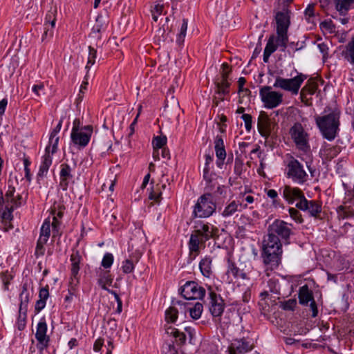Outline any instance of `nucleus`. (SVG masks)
Listing matches in <instances>:
<instances>
[{"mask_svg": "<svg viewBox=\"0 0 354 354\" xmlns=\"http://www.w3.org/2000/svg\"><path fill=\"white\" fill-rule=\"evenodd\" d=\"M292 224L277 219L268 227L267 236L263 241L261 257L267 270L277 269L281 261L282 244L280 239L287 241L292 233Z\"/></svg>", "mask_w": 354, "mask_h": 354, "instance_id": "obj_1", "label": "nucleus"}, {"mask_svg": "<svg viewBox=\"0 0 354 354\" xmlns=\"http://www.w3.org/2000/svg\"><path fill=\"white\" fill-rule=\"evenodd\" d=\"M316 123L323 137L329 141H332L336 138L339 131V112H330L323 117H317Z\"/></svg>", "mask_w": 354, "mask_h": 354, "instance_id": "obj_2", "label": "nucleus"}, {"mask_svg": "<svg viewBox=\"0 0 354 354\" xmlns=\"http://www.w3.org/2000/svg\"><path fill=\"white\" fill-rule=\"evenodd\" d=\"M291 78H283L277 77L273 84L274 88H281L283 91L290 92L292 95H296L299 93L301 86L306 80L307 75L301 73H299L297 70H294L291 73Z\"/></svg>", "mask_w": 354, "mask_h": 354, "instance_id": "obj_3", "label": "nucleus"}, {"mask_svg": "<svg viewBox=\"0 0 354 354\" xmlns=\"http://www.w3.org/2000/svg\"><path fill=\"white\" fill-rule=\"evenodd\" d=\"M286 174L288 178L298 185H303L308 180V175L303 164L293 156H290L287 160Z\"/></svg>", "mask_w": 354, "mask_h": 354, "instance_id": "obj_4", "label": "nucleus"}, {"mask_svg": "<svg viewBox=\"0 0 354 354\" xmlns=\"http://www.w3.org/2000/svg\"><path fill=\"white\" fill-rule=\"evenodd\" d=\"M216 209V202L212 194L207 193L201 196L194 206L193 215L198 218H208Z\"/></svg>", "mask_w": 354, "mask_h": 354, "instance_id": "obj_5", "label": "nucleus"}, {"mask_svg": "<svg viewBox=\"0 0 354 354\" xmlns=\"http://www.w3.org/2000/svg\"><path fill=\"white\" fill-rule=\"evenodd\" d=\"M277 24V35L279 36L280 45L284 47L285 42H288V30L290 24V16L288 10L278 12L275 16Z\"/></svg>", "mask_w": 354, "mask_h": 354, "instance_id": "obj_6", "label": "nucleus"}, {"mask_svg": "<svg viewBox=\"0 0 354 354\" xmlns=\"http://www.w3.org/2000/svg\"><path fill=\"white\" fill-rule=\"evenodd\" d=\"M291 138L293 140L297 149L304 152L310 151L308 134L300 123H295L290 129Z\"/></svg>", "mask_w": 354, "mask_h": 354, "instance_id": "obj_7", "label": "nucleus"}, {"mask_svg": "<svg viewBox=\"0 0 354 354\" xmlns=\"http://www.w3.org/2000/svg\"><path fill=\"white\" fill-rule=\"evenodd\" d=\"M259 95L264 106L267 109H273L279 106L283 100V94L272 91L270 86L261 88Z\"/></svg>", "mask_w": 354, "mask_h": 354, "instance_id": "obj_8", "label": "nucleus"}, {"mask_svg": "<svg viewBox=\"0 0 354 354\" xmlns=\"http://www.w3.org/2000/svg\"><path fill=\"white\" fill-rule=\"evenodd\" d=\"M180 294L186 299H202L205 289L194 281H187L180 289Z\"/></svg>", "mask_w": 354, "mask_h": 354, "instance_id": "obj_9", "label": "nucleus"}, {"mask_svg": "<svg viewBox=\"0 0 354 354\" xmlns=\"http://www.w3.org/2000/svg\"><path fill=\"white\" fill-rule=\"evenodd\" d=\"M209 295V310L212 315L214 317H219L222 315L225 303L221 295L216 294L209 286L208 288Z\"/></svg>", "mask_w": 354, "mask_h": 354, "instance_id": "obj_10", "label": "nucleus"}, {"mask_svg": "<svg viewBox=\"0 0 354 354\" xmlns=\"http://www.w3.org/2000/svg\"><path fill=\"white\" fill-rule=\"evenodd\" d=\"M93 132L92 125H85L83 129L71 132V138L73 143L77 145L80 148H84L90 142L91 136Z\"/></svg>", "mask_w": 354, "mask_h": 354, "instance_id": "obj_11", "label": "nucleus"}, {"mask_svg": "<svg viewBox=\"0 0 354 354\" xmlns=\"http://www.w3.org/2000/svg\"><path fill=\"white\" fill-rule=\"evenodd\" d=\"M253 348L252 340L243 337L234 339L229 347V351L230 354H244L252 351Z\"/></svg>", "mask_w": 354, "mask_h": 354, "instance_id": "obj_12", "label": "nucleus"}, {"mask_svg": "<svg viewBox=\"0 0 354 354\" xmlns=\"http://www.w3.org/2000/svg\"><path fill=\"white\" fill-rule=\"evenodd\" d=\"M282 196L288 204L299 203L306 197L303 191L297 187L285 185L283 187Z\"/></svg>", "mask_w": 354, "mask_h": 354, "instance_id": "obj_13", "label": "nucleus"}, {"mask_svg": "<svg viewBox=\"0 0 354 354\" xmlns=\"http://www.w3.org/2000/svg\"><path fill=\"white\" fill-rule=\"evenodd\" d=\"M297 209L307 212L310 216L317 218L322 212V203L318 201H308L303 199L299 203H296Z\"/></svg>", "mask_w": 354, "mask_h": 354, "instance_id": "obj_14", "label": "nucleus"}, {"mask_svg": "<svg viewBox=\"0 0 354 354\" xmlns=\"http://www.w3.org/2000/svg\"><path fill=\"white\" fill-rule=\"evenodd\" d=\"M47 324L45 318H41L37 324L35 338L37 339V348L40 351H43L48 346L50 341L49 337L46 335Z\"/></svg>", "mask_w": 354, "mask_h": 354, "instance_id": "obj_15", "label": "nucleus"}, {"mask_svg": "<svg viewBox=\"0 0 354 354\" xmlns=\"http://www.w3.org/2000/svg\"><path fill=\"white\" fill-rule=\"evenodd\" d=\"M205 242L218 236V228L209 223H202L194 230Z\"/></svg>", "mask_w": 354, "mask_h": 354, "instance_id": "obj_16", "label": "nucleus"}, {"mask_svg": "<svg viewBox=\"0 0 354 354\" xmlns=\"http://www.w3.org/2000/svg\"><path fill=\"white\" fill-rule=\"evenodd\" d=\"M279 36L277 35L275 37L274 35H271L266 45V47L264 48L263 51V60L265 63H268L269 62V58L270 55L274 53L277 48L279 47L280 51L284 52L286 47H287V42H285V46L283 47L280 45V43L279 41Z\"/></svg>", "mask_w": 354, "mask_h": 354, "instance_id": "obj_17", "label": "nucleus"}, {"mask_svg": "<svg viewBox=\"0 0 354 354\" xmlns=\"http://www.w3.org/2000/svg\"><path fill=\"white\" fill-rule=\"evenodd\" d=\"M275 123L272 122L266 112H261L258 118L257 127L261 136L267 138L274 129Z\"/></svg>", "mask_w": 354, "mask_h": 354, "instance_id": "obj_18", "label": "nucleus"}, {"mask_svg": "<svg viewBox=\"0 0 354 354\" xmlns=\"http://www.w3.org/2000/svg\"><path fill=\"white\" fill-rule=\"evenodd\" d=\"M205 241H203L201 237L193 232L190 236L189 241L188 242V248L189 250V259L194 260L200 253L201 247L205 248Z\"/></svg>", "mask_w": 354, "mask_h": 354, "instance_id": "obj_19", "label": "nucleus"}, {"mask_svg": "<svg viewBox=\"0 0 354 354\" xmlns=\"http://www.w3.org/2000/svg\"><path fill=\"white\" fill-rule=\"evenodd\" d=\"M226 275L230 281H232L233 279H248V276L247 272L244 270V269L241 268L237 266V265L230 260V259L227 260V267L226 270Z\"/></svg>", "mask_w": 354, "mask_h": 354, "instance_id": "obj_20", "label": "nucleus"}, {"mask_svg": "<svg viewBox=\"0 0 354 354\" xmlns=\"http://www.w3.org/2000/svg\"><path fill=\"white\" fill-rule=\"evenodd\" d=\"M70 260L71 261V277L70 283L77 286L79 283L78 273L80 271V263L82 257L79 251H73L71 255Z\"/></svg>", "mask_w": 354, "mask_h": 354, "instance_id": "obj_21", "label": "nucleus"}, {"mask_svg": "<svg viewBox=\"0 0 354 354\" xmlns=\"http://www.w3.org/2000/svg\"><path fill=\"white\" fill-rule=\"evenodd\" d=\"M241 204L235 200L227 201L223 208H218L221 215L227 218L235 215L238 212L241 211Z\"/></svg>", "mask_w": 354, "mask_h": 354, "instance_id": "obj_22", "label": "nucleus"}, {"mask_svg": "<svg viewBox=\"0 0 354 354\" xmlns=\"http://www.w3.org/2000/svg\"><path fill=\"white\" fill-rule=\"evenodd\" d=\"M45 152L37 175V180L46 176L49 167L52 165V157L50 155V146L46 147Z\"/></svg>", "mask_w": 354, "mask_h": 354, "instance_id": "obj_23", "label": "nucleus"}, {"mask_svg": "<svg viewBox=\"0 0 354 354\" xmlns=\"http://www.w3.org/2000/svg\"><path fill=\"white\" fill-rule=\"evenodd\" d=\"M30 286V283L26 281L22 284V290L19 295V310L24 311H27L28 305L30 299V292L28 290V288Z\"/></svg>", "mask_w": 354, "mask_h": 354, "instance_id": "obj_24", "label": "nucleus"}, {"mask_svg": "<svg viewBox=\"0 0 354 354\" xmlns=\"http://www.w3.org/2000/svg\"><path fill=\"white\" fill-rule=\"evenodd\" d=\"M214 145L216 156L218 158L216 163L218 167H221L226 157V151L224 147V142L221 136H217L215 138Z\"/></svg>", "mask_w": 354, "mask_h": 354, "instance_id": "obj_25", "label": "nucleus"}, {"mask_svg": "<svg viewBox=\"0 0 354 354\" xmlns=\"http://www.w3.org/2000/svg\"><path fill=\"white\" fill-rule=\"evenodd\" d=\"M107 24L102 16H97L95 20V24L91 29L90 36L95 38L97 40H100L101 32L106 29Z\"/></svg>", "mask_w": 354, "mask_h": 354, "instance_id": "obj_26", "label": "nucleus"}, {"mask_svg": "<svg viewBox=\"0 0 354 354\" xmlns=\"http://www.w3.org/2000/svg\"><path fill=\"white\" fill-rule=\"evenodd\" d=\"M97 274L98 276L97 283L103 290L107 288L106 285H111L113 279L109 270H103L100 268L97 270Z\"/></svg>", "mask_w": 354, "mask_h": 354, "instance_id": "obj_27", "label": "nucleus"}, {"mask_svg": "<svg viewBox=\"0 0 354 354\" xmlns=\"http://www.w3.org/2000/svg\"><path fill=\"white\" fill-rule=\"evenodd\" d=\"M316 87L314 86H305L301 91L300 98L301 102L306 106L312 105V95L315 93Z\"/></svg>", "mask_w": 354, "mask_h": 354, "instance_id": "obj_28", "label": "nucleus"}, {"mask_svg": "<svg viewBox=\"0 0 354 354\" xmlns=\"http://www.w3.org/2000/svg\"><path fill=\"white\" fill-rule=\"evenodd\" d=\"M22 205V195L17 194L15 196L14 198L11 199V202L10 204H6L5 205L6 211L3 213V217L4 218H8L13 210Z\"/></svg>", "mask_w": 354, "mask_h": 354, "instance_id": "obj_29", "label": "nucleus"}, {"mask_svg": "<svg viewBox=\"0 0 354 354\" xmlns=\"http://www.w3.org/2000/svg\"><path fill=\"white\" fill-rule=\"evenodd\" d=\"M298 297L299 304L304 306L308 305L314 299L313 292L307 285L300 287Z\"/></svg>", "mask_w": 354, "mask_h": 354, "instance_id": "obj_30", "label": "nucleus"}, {"mask_svg": "<svg viewBox=\"0 0 354 354\" xmlns=\"http://www.w3.org/2000/svg\"><path fill=\"white\" fill-rule=\"evenodd\" d=\"M336 10L345 15L349 10L354 8V0H334Z\"/></svg>", "mask_w": 354, "mask_h": 354, "instance_id": "obj_31", "label": "nucleus"}, {"mask_svg": "<svg viewBox=\"0 0 354 354\" xmlns=\"http://www.w3.org/2000/svg\"><path fill=\"white\" fill-rule=\"evenodd\" d=\"M212 259L210 257H205L199 263V268L202 274L205 277H210L212 274Z\"/></svg>", "mask_w": 354, "mask_h": 354, "instance_id": "obj_32", "label": "nucleus"}, {"mask_svg": "<svg viewBox=\"0 0 354 354\" xmlns=\"http://www.w3.org/2000/svg\"><path fill=\"white\" fill-rule=\"evenodd\" d=\"M215 84L217 88V94L219 96H225L230 93V83L229 80L217 78Z\"/></svg>", "mask_w": 354, "mask_h": 354, "instance_id": "obj_33", "label": "nucleus"}, {"mask_svg": "<svg viewBox=\"0 0 354 354\" xmlns=\"http://www.w3.org/2000/svg\"><path fill=\"white\" fill-rule=\"evenodd\" d=\"M166 333L172 335L175 338V341L178 346L185 344L186 342V335L185 333L180 332L178 329L169 326L166 328Z\"/></svg>", "mask_w": 354, "mask_h": 354, "instance_id": "obj_34", "label": "nucleus"}, {"mask_svg": "<svg viewBox=\"0 0 354 354\" xmlns=\"http://www.w3.org/2000/svg\"><path fill=\"white\" fill-rule=\"evenodd\" d=\"M57 9L56 6H51L48 10L45 19L44 26L55 27L57 20Z\"/></svg>", "mask_w": 354, "mask_h": 354, "instance_id": "obj_35", "label": "nucleus"}, {"mask_svg": "<svg viewBox=\"0 0 354 354\" xmlns=\"http://www.w3.org/2000/svg\"><path fill=\"white\" fill-rule=\"evenodd\" d=\"M336 210L339 219H346L354 216V210L351 206L339 205Z\"/></svg>", "mask_w": 354, "mask_h": 354, "instance_id": "obj_36", "label": "nucleus"}, {"mask_svg": "<svg viewBox=\"0 0 354 354\" xmlns=\"http://www.w3.org/2000/svg\"><path fill=\"white\" fill-rule=\"evenodd\" d=\"M14 180L17 183H18V180L17 177H15V179L13 180L12 178H11V176H10V178L8 179V190L6 191L4 196L6 205L10 204L11 202V199L14 198L15 197V187L14 186Z\"/></svg>", "mask_w": 354, "mask_h": 354, "instance_id": "obj_37", "label": "nucleus"}, {"mask_svg": "<svg viewBox=\"0 0 354 354\" xmlns=\"http://www.w3.org/2000/svg\"><path fill=\"white\" fill-rule=\"evenodd\" d=\"M342 55L347 62L354 66V39L346 44Z\"/></svg>", "mask_w": 354, "mask_h": 354, "instance_id": "obj_38", "label": "nucleus"}, {"mask_svg": "<svg viewBox=\"0 0 354 354\" xmlns=\"http://www.w3.org/2000/svg\"><path fill=\"white\" fill-rule=\"evenodd\" d=\"M187 310L189 315L194 319H198L201 317L203 310V304L200 302H196L194 305L187 306Z\"/></svg>", "mask_w": 354, "mask_h": 354, "instance_id": "obj_39", "label": "nucleus"}, {"mask_svg": "<svg viewBox=\"0 0 354 354\" xmlns=\"http://www.w3.org/2000/svg\"><path fill=\"white\" fill-rule=\"evenodd\" d=\"M50 235V218L45 219L41 229L39 239L48 241Z\"/></svg>", "mask_w": 354, "mask_h": 354, "instance_id": "obj_40", "label": "nucleus"}, {"mask_svg": "<svg viewBox=\"0 0 354 354\" xmlns=\"http://www.w3.org/2000/svg\"><path fill=\"white\" fill-rule=\"evenodd\" d=\"M165 184H163L162 185H156V187H153L151 189V192H149V199L153 200L155 202L159 203L161 200L162 195L160 188L165 189Z\"/></svg>", "mask_w": 354, "mask_h": 354, "instance_id": "obj_41", "label": "nucleus"}, {"mask_svg": "<svg viewBox=\"0 0 354 354\" xmlns=\"http://www.w3.org/2000/svg\"><path fill=\"white\" fill-rule=\"evenodd\" d=\"M97 58V50L96 49L91 46H88V60L85 68L89 70L91 67L94 65L95 63V59Z\"/></svg>", "mask_w": 354, "mask_h": 354, "instance_id": "obj_42", "label": "nucleus"}, {"mask_svg": "<svg viewBox=\"0 0 354 354\" xmlns=\"http://www.w3.org/2000/svg\"><path fill=\"white\" fill-rule=\"evenodd\" d=\"M178 310L174 307H169L165 311V320L168 323H174L178 318Z\"/></svg>", "mask_w": 354, "mask_h": 354, "instance_id": "obj_43", "label": "nucleus"}, {"mask_svg": "<svg viewBox=\"0 0 354 354\" xmlns=\"http://www.w3.org/2000/svg\"><path fill=\"white\" fill-rule=\"evenodd\" d=\"M19 310V316L17 319V328L19 330H23L25 328L27 317V311Z\"/></svg>", "mask_w": 354, "mask_h": 354, "instance_id": "obj_44", "label": "nucleus"}, {"mask_svg": "<svg viewBox=\"0 0 354 354\" xmlns=\"http://www.w3.org/2000/svg\"><path fill=\"white\" fill-rule=\"evenodd\" d=\"M71 167L66 163L61 165V170L59 173V177L60 178H72L73 175L71 174Z\"/></svg>", "mask_w": 354, "mask_h": 354, "instance_id": "obj_45", "label": "nucleus"}, {"mask_svg": "<svg viewBox=\"0 0 354 354\" xmlns=\"http://www.w3.org/2000/svg\"><path fill=\"white\" fill-rule=\"evenodd\" d=\"M1 279L3 284L4 290H8L9 284L13 279V276L8 271H6L1 274Z\"/></svg>", "mask_w": 354, "mask_h": 354, "instance_id": "obj_46", "label": "nucleus"}, {"mask_svg": "<svg viewBox=\"0 0 354 354\" xmlns=\"http://www.w3.org/2000/svg\"><path fill=\"white\" fill-rule=\"evenodd\" d=\"M166 143H167V138L165 136L155 137L152 142L153 149H158L164 148L163 147L166 145Z\"/></svg>", "mask_w": 354, "mask_h": 354, "instance_id": "obj_47", "label": "nucleus"}, {"mask_svg": "<svg viewBox=\"0 0 354 354\" xmlns=\"http://www.w3.org/2000/svg\"><path fill=\"white\" fill-rule=\"evenodd\" d=\"M113 263V256L111 253H106L102 259L101 265L105 269L111 268Z\"/></svg>", "mask_w": 354, "mask_h": 354, "instance_id": "obj_48", "label": "nucleus"}, {"mask_svg": "<svg viewBox=\"0 0 354 354\" xmlns=\"http://www.w3.org/2000/svg\"><path fill=\"white\" fill-rule=\"evenodd\" d=\"M47 243V241L39 239L37 242V245L35 248V255L38 257L40 256H43L45 253V248L44 245Z\"/></svg>", "mask_w": 354, "mask_h": 354, "instance_id": "obj_49", "label": "nucleus"}, {"mask_svg": "<svg viewBox=\"0 0 354 354\" xmlns=\"http://www.w3.org/2000/svg\"><path fill=\"white\" fill-rule=\"evenodd\" d=\"M134 263L131 259H126L122 262V270L124 273H131L134 270Z\"/></svg>", "mask_w": 354, "mask_h": 354, "instance_id": "obj_50", "label": "nucleus"}, {"mask_svg": "<svg viewBox=\"0 0 354 354\" xmlns=\"http://www.w3.org/2000/svg\"><path fill=\"white\" fill-rule=\"evenodd\" d=\"M289 214L290 217L297 223H301L303 218L299 211L294 207L289 208Z\"/></svg>", "mask_w": 354, "mask_h": 354, "instance_id": "obj_51", "label": "nucleus"}, {"mask_svg": "<svg viewBox=\"0 0 354 354\" xmlns=\"http://www.w3.org/2000/svg\"><path fill=\"white\" fill-rule=\"evenodd\" d=\"M231 73V68L230 67V65L224 62L221 65V77L219 78L224 79V80H229V75Z\"/></svg>", "mask_w": 354, "mask_h": 354, "instance_id": "obj_52", "label": "nucleus"}, {"mask_svg": "<svg viewBox=\"0 0 354 354\" xmlns=\"http://www.w3.org/2000/svg\"><path fill=\"white\" fill-rule=\"evenodd\" d=\"M297 305L295 299H290L281 303V307L286 310H293Z\"/></svg>", "mask_w": 354, "mask_h": 354, "instance_id": "obj_53", "label": "nucleus"}, {"mask_svg": "<svg viewBox=\"0 0 354 354\" xmlns=\"http://www.w3.org/2000/svg\"><path fill=\"white\" fill-rule=\"evenodd\" d=\"M44 31L41 36V41H44L53 37L55 27L44 26Z\"/></svg>", "mask_w": 354, "mask_h": 354, "instance_id": "obj_54", "label": "nucleus"}, {"mask_svg": "<svg viewBox=\"0 0 354 354\" xmlns=\"http://www.w3.org/2000/svg\"><path fill=\"white\" fill-rule=\"evenodd\" d=\"M179 103L176 98L172 97L170 100H167L165 109H179Z\"/></svg>", "mask_w": 354, "mask_h": 354, "instance_id": "obj_55", "label": "nucleus"}, {"mask_svg": "<svg viewBox=\"0 0 354 354\" xmlns=\"http://www.w3.org/2000/svg\"><path fill=\"white\" fill-rule=\"evenodd\" d=\"M58 142V136H55V138H52L51 135H50L49 145L48 146H50V153H51L52 154L55 153L57 151Z\"/></svg>", "mask_w": 354, "mask_h": 354, "instance_id": "obj_56", "label": "nucleus"}, {"mask_svg": "<svg viewBox=\"0 0 354 354\" xmlns=\"http://www.w3.org/2000/svg\"><path fill=\"white\" fill-rule=\"evenodd\" d=\"M319 27L321 29L328 30L330 32H333L335 28V26H334L332 20H330V19L324 20V21H322L320 23Z\"/></svg>", "mask_w": 354, "mask_h": 354, "instance_id": "obj_57", "label": "nucleus"}, {"mask_svg": "<svg viewBox=\"0 0 354 354\" xmlns=\"http://www.w3.org/2000/svg\"><path fill=\"white\" fill-rule=\"evenodd\" d=\"M50 225H52L53 227V236H56L59 235L60 222L59 221L57 216H54L53 217V221L52 223H50Z\"/></svg>", "mask_w": 354, "mask_h": 354, "instance_id": "obj_58", "label": "nucleus"}, {"mask_svg": "<svg viewBox=\"0 0 354 354\" xmlns=\"http://www.w3.org/2000/svg\"><path fill=\"white\" fill-rule=\"evenodd\" d=\"M305 16L308 20L315 17V4H308L304 11Z\"/></svg>", "mask_w": 354, "mask_h": 354, "instance_id": "obj_59", "label": "nucleus"}, {"mask_svg": "<svg viewBox=\"0 0 354 354\" xmlns=\"http://www.w3.org/2000/svg\"><path fill=\"white\" fill-rule=\"evenodd\" d=\"M241 118L244 120L246 131L249 132L252 129V116L250 114H243Z\"/></svg>", "mask_w": 354, "mask_h": 354, "instance_id": "obj_60", "label": "nucleus"}, {"mask_svg": "<svg viewBox=\"0 0 354 354\" xmlns=\"http://www.w3.org/2000/svg\"><path fill=\"white\" fill-rule=\"evenodd\" d=\"M88 82L86 80L82 81V82L80 85V91L78 93V97H77L78 100H82L83 98L84 92L86 91H87V89H88Z\"/></svg>", "mask_w": 354, "mask_h": 354, "instance_id": "obj_61", "label": "nucleus"}, {"mask_svg": "<svg viewBox=\"0 0 354 354\" xmlns=\"http://www.w3.org/2000/svg\"><path fill=\"white\" fill-rule=\"evenodd\" d=\"M49 297L48 286L41 288L39 292V297L40 299L46 301Z\"/></svg>", "mask_w": 354, "mask_h": 354, "instance_id": "obj_62", "label": "nucleus"}, {"mask_svg": "<svg viewBox=\"0 0 354 354\" xmlns=\"http://www.w3.org/2000/svg\"><path fill=\"white\" fill-rule=\"evenodd\" d=\"M71 178H60V181L59 183V187L60 189H62L63 191H66L68 189L69 180Z\"/></svg>", "mask_w": 354, "mask_h": 354, "instance_id": "obj_63", "label": "nucleus"}, {"mask_svg": "<svg viewBox=\"0 0 354 354\" xmlns=\"http://www.w3.org/2000/svg\"><path fill=\"white\" fill-rule=\"evenodd\" d=\"M103 345H104V339L98 338L95 340V342L93 344V350L95 352H99L101 350Z\"/></svg>", "mask_w": 354, "mask_h": 354, "instance_id": "obj_64", "label": "nucleus"}]
</instances>
